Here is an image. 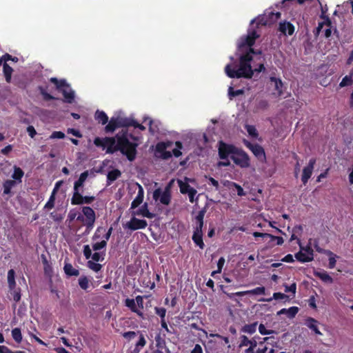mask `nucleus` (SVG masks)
<instances>
[{"label": "nucleus", "instance_id": "aec40b11", "mask_svg": "<svg viewBox=\"0 0 353 353\" xmlns=\"http://www.w3.org/2000/svg\"><path fill=\"white\" fill-rule=\"evenodd\" d=\"M317 324L318 321L312 317H308L305 321V325L310 330H312L317 335H322V333L318 328Z\"/></svg>", "mask_w": 353, "mask_h": 353}, {"label": "nucleus", "instance_id": "4d7b16f0", "mask_svg": "<svg viewBox=\"0 0 353 353\" xmlns=\"http://www.w3.org/2000/svg\"><path fill=\"white\" fill-rule=\"evenodd\" d=\"M105 252H94L92 254V259L94 261L98 262V261H103L105 259Z\"/></svg>", "mask_w": 353, "mask_h": 353}, {"label": "nucleus", "instance_id": "e2e57ef3", "mask_svg": "<svg viewBox=\"0 0 353 353\" xmlns=\"http://www.w3.org/2000/svg\"><path fill=\"white\" fill-rule=\"evenodd\" d=\"M83 251L84 256L86 259H89L90 258L92 257V250H91L89 245H85L83 246Z\"/></svg>", "mask_w": 353, "mask_h": 353}, {"label": "nucleus", "instance_id": "8fccbe9b", "mask_svg": "<svg viewBox=\"0 0 353 353\" xmlns=\"http://www.w3.org/2000/svg\"><path fill=\"white\" fill-rule=\"evenodd\" d=\"M94 261H88L87 263V266L92 270L95 272H98L101 270L102 265L98 263H95Z\"/></svg>", "mask_w": 353, "mask_h": 353}, {"label": "nucleus", "instance_id": "c85d7f7f", "mask_svg": "<svg viewBox=\"0 0 353 353\" xmlns=\"http://www.w3.org/2000/svg\"><path fill=\"white\" fill-rule=\"evenodd\" d=\"M16 185L17 183L15 181H12L11 179H8L5 181L3 183V194L11 196L12 194L11 192V190Z\"/></svg>", "mask_w": 353, "mask_h": 353}, {"label": "nucleus", "instance_id": "393cba45", "mask_svg": "<svg viewBox=\"0 0 353 353\" xmlns=\"http://www.w3.org/2000/svg\"><path fill=\"white\" fill-rule=\"evenodd\" d=\"M270 81L274 83V90L277 92V94L279 96H281L283 94V83L282 81L276 77H271Z\"/></svg>", "mask_w": 353, "mask_h": 353}, {"label": "nucleus", "instance_id": "e433bc0d", "mask_svg": "<svg viewBox=\"0 0 353 353\" xmlns=\"http://www.w3.org/2000/svg\"><path fill=\"white\" fill-rule=\"evenodd\" d=\"M15 272L13 269H10L8 272V283L10 290H14L16 287Z\"/></svg>", "mask_w": 353, "mask_h": 353}, {"label": "nucleus", "instance_id": "6ab92c4d", "mask_svg": "<svg viewBox=\"0 0 353 353\" xmlns=\"http://www.w3.org/2000/svg\"><path fill=\"white\" fill-rule=\"evenodd\" d=\"M42 263L43 265L44 274L48 276H52L53 273V268L52 264L48 261L47 257L45 254L41 255Z\"/></svg>", "mask_w": 353, "mask_h": 353}, {"label": "nucleus", "instance_id": "1a4fd4ad", "mask_svg": "<svg viewBox=\"0 0 353 353\" xmlns=\"http://www.w3.org/2000/svg\"><path fill=\"white\" fill-rule=\"evenodd\" d=\"M172 145V142L170 141H161L157 143L155 146V151L157 153L160 154V157L162 159L168 160L170 159L172 154L170 151H167L166 149L170 148Z\"/></svg>", "mask_w": 353, "mask_h": 353}, {"label": "nucleus", "instance_id": "cd10ccee", "mask_svg": "<svg viewBox=\"0 0 353 353\" xmlns=\"http://www.w3.org/2000/svg\"><path fill=\"white\" fill-rule=\"evenodd\" d=\"M13 168L14 172L12 174V178L13 179L12 181H15L16 183H21L22 178L24 175V172L22 170L21 168L17 167V165H14Z\"/></svg>", "mask_w": 353, "mask_h": 353}, {"label": "nucleus", "instance_id": "39448f33", "mask_svg": "<svg viewBox=\"0 0 353 353\" xmlns=\"http://www.w3.org/2000/svg\"><path fill=\"white\" fill-rule=\"evenodd\" d=\"M173 180H172L165 187L163 191L161 188H157L153 192V199L155 201H159L165 205H168L171 201V188Z\"/></svg>", "mask_w": 353, "mask_h": 353}, {"label": "nucleus", "instance_id": "680f3d73", "mask_svg": "<svg viewBox=\"0 0 353 353\" xmlns=\"http://www.w3.org/2000/svg\"><path fill=\"white\" fill-rule=\"evenodd\" d=\"M299 312V307L296 306L290 307V308L287 309V315L290 318H293L296 316V314Z\"/></svg>", "mask_w": 353, "mask_h": 353}, {"label": "nucleus", "instance_id": "6e6d98bb", "mask_svg": "<svg viewBox=\"0 0 353 353\" xmlns=\"http://www.w3.org/2000/svg\"><path fill=\"white\" fill-rule=\"evenodd\" d=\"M154 312H155V314L161 318V321H162V319H165V315H166V309L165 308L155 307Z\"/></svg>", "mask_w": 353, "mask_h": 353}, {"label": "nucleus", "instance_id": "0e129e2a", "mask_svg": "<svg viewBox=\"0 0 353 353\" xmlns=\"http://www.w3.org/2000/svg\"><path fill=\"white\" fill-rule=\"evenodd\" d=\"M65 134L61 131H54L50 136V139H63L65 138Z\"/></svg>", "mask_w": 353, "mask_h": 353}, {"label": "nucleus", "instance_id": "09e8293b", "mask_svg": "<svg viewBox=\"0 0 353 353\" xmlns=\"http://www.w3.org/2000/svg\"><path fill=\"white\" fill-rule=\"evenodd\" d=\"M245 128L250 137L253 138H257L259 134L254 125H245Z\"/></svg>", "mask_w": 353, "mask_h": 353}, {"label": "nucleus", "instance_id": "4c0bfd02", "mask_svg": "<svg viewBox=\"0 0 353 353\" xmlns=\"http://www.w3.org/2000/svg\"><path fill=\"white\" fill-rule=\"evenodd\" d=\"M258 323L254 322L251 324H246L244 326L242 327L241 331L242 332L248 333L250 334H254L256 330Z\"/></svg>", "mask_w": 353, "mask_h": 353}, {"label": "nucleus", "instance_id": "79ce46f5", "mask_svg": "<svg viewBox=\"0 0 353 353\" xmlns=\"http://www.w3.org/2000/svg\"><path fill=\"white\" fill-rule=\"evenodd\" d=\"M38 90L39 91L40 94L42 95L43 99L46 101H48L50 100L56 99L54 97H53L52 94L47 92L46 89L43 88L41 85L38 86Z\"/></svg>", "mask_w": 353, "mask_h": 353}, {"label": "nucleus", "instance_id": "774afa93", "mask_svg": "<svg viewBox=\"0 0 353 353\" xmlns=\"http://www.w3.org/2000/svg\"><path fill=\"white\" fill-rule=\"evenodd\" d=\"M136 305L141 309L143 308V297L142 296L138 295L135 298Z\"/></svg>", "mask_w": 353, "mask_h": 353}, {"label": "nucleus", "instance_id": "0eeeda50", "mask_svg": "<svg viewBox=\"0 0 353 353\" xmlns=\"http://www.w3.org/2000/svg\"><path fill=\"white\" fill-rule=\"evenodd\" d=\"M230 158L235 164L241 168H248L250 165L249 157L243 150L237 149L234 155L230 156Z\"/></svg>", "mask_w": 353, "mask_h": 353}, {"label": "nucleus", "instance_id": "4468645a", "mask_svg": "<svg viewBox=\"0 0 353 353\" xmlns=\"http://www.w3.org/2000/svg\"><path fill=\"white\" fill-rule=\"evenodd\" d=\"M259 336H254L252 339H249L245 335L241 336V343L239 347L248 346L249 347H256L258 345L257 339H259Z\"/></svg>", "mask_w": 353, "mask_h": 353}, {"label": "nucleus", "instance_id": "37998d69", "mask_svg": "<svg viewBox=\"0 0 353 353\" xmlns=\"http://www.w3.org/2000/svg\"><path fill=\"white\" fill-rule=\"evenodd\" d=\"M320 6H321V18L323 19H326L327 20V24L328 26H330L331 24V21H330V18L326 15V13L328 11V8L327 6V5H322V3H321L320 0H316Z\"/></svg>", "mask_w": 353, "mask_h": 353}, {"label": "nucleus", "instance_id": "b1692460", "mask_svg": "<svg viewBox=\"0 0 353 353\" xmlns=\"http://www.w3.org/2000/svg\"><path fill=\"white\" fill-rule=\"evenodd\" d=\"M60 92L63 94L64 97V100L66 103H72L74 99V92L69 87V89L67 88L62 89Z\"/></svg>", "mask_w": 353, "mask_h": 353}, {"label": "nucleus", "instance_id": "338daca9", "mask_svg": "<svg viewBox=\"0 0 353 353\" xmlns=\"http://www.w3.org/2000/svg\"><path fill=\"white\" fill-rule=\"evenodd\" d=\"M12 294L13 300L14 302L18 303L21 300V289L18 288L15 290H14Z\"/></svg>", "mask_w": 353, "mask_h": 353}, {"label": "nucleus", "instance_id": "49530a36", "mask_svg": "<svg viewBox=\"0 0 353 353\" xmlns=\"http://www.w3.org/2000/svg\"><path fill=\"white\" fill-rule=\"evenodd\" d=\"M12 336L16 342L21 343L22 341V334L21 329L19 327L14 328L12 330Z\"/></svg>", "mask_w": 353, "mask_h": 353}, {"label": "nucleus", "instance_id": "f704fd0d", "mask_svg": "<svg viewBox=\"0 0 353 353\" xmlns=\"http://www.w3.org/2000/svg\"><path fill=\"white\" fill-rule=\"evenodd\" d=\"M3 71L5 77L6 81L8 83L11 82L12 74L13 69L7 63L3 64Z\"/></svg>", "mask_w": 353, "mask_h": 353}, {"label": "nucleus", "instance_id": "ea45409f", "mask_svg": "<svg viewBox=\"0 0 353 353\" xmlns=\"http://www.w3.org/2000/svg\"><path fill=\"white\" fill-rule=\"evenodd\" d=\"M146 340L142 334H140L139 339L132 350L134 353H139L141 350L145 345Z\"/></svg>", "mask_w": 353, "mask_h": 353}, {"label": "nucleus", "instance_id": "7c9ffc66", "mask_svg": "<svg viewBox=\"0 0 353 353\" xmlns=\"http://www.w3.org/2000/svg\"><path fill=\"white\" fill-rule=\"evenodd\" d=\"M137 215H142L143 217L148 219H152L155 216V214L150 212L148 208V204L145 203L140 209L136 212Z\"/></svg>", "mask_w": 353, "mask_h": 353}, {"label": "nucleus", "instance_id": "7ed1b4c3", "mask_svg": "<svg viewBox=\"0 0 353 353\" xmlns=\"http://www.w3.org/2000/svg\"><path fill=\"white\" fill-rule=\"evenodd\" d=\"M82 214H79L77 216V221L83 223L85 227L83 232L84 235H88L90 233L94 228L96 221V213L94 210L89 206H83L81 208Z\"/></svg>", "mask_w": 353, "mask_h": 353}, {"label": "nucleus", "instance_id": "72a5a7b5", "mask_svg": "<svg viewBox=\"0 0 353 353\" xmlns=\"http://www.w3.org/2000/svg\"><path fill=\"white\" fill-rule=\"evenodd\" d=\"M94 119L102 125L106 124L108 121V117L103 111L97 110L94 114Z\"/></svg>", "mask_w": 353, "mask_h": 353}, {"label": "nucleus", "instance_id": "a19ab883", "mask_svg": "<svg viewBox=\"0 0 353 353\" xmlns=\"http://www.w3.org/2000/svg\"><path fill=\"white\" fill-rule=\"evenodd\" d=\"M177 183L180 188V192L183 194H187L191 189L193 188L188 184V183L183 182L180 179L177 181Z\"/></svg>", "mask_w": 353, "mask_h": 353}, {"label": "nucleus", "instance_id": "5fc2aeb1", "mask_svg": "<svg viewBox=\"0 0 353 353\" xmlns=\"http://www.w3.org/2000/svg\"><path fill=\"white\" fill-rule=\"evenodd\" d=\"M56 195L50 194V198L44 206V209L50 210L54 207Z\"/></svg>", "mask_w": 353, "mask_h": 353}, {"label": "nucleus", "instance_id": "864d4df0", "mask_svg": "<svg viewBox=\"0 0 353 353\" xmlns=\"http://www.w3.org/2000/svg\"><path fill=\"white\" fill-rule=\"evenodd\" d=\"M298 243L299 244L300 250L301 251H305L307 256H309L310 257L311 256L314 257V251L310 245H307L305 247H303L301 244V241L299 239H298Z\"/></svg>", "mask_w": 353, "mask_h": 353}, {"label": "nucleus", "instance_id": "a18cd8bd", "mask_svg": "<svg viewBox=\"0 0 353 353\" xmlns=\"http://www.w3.org/2000/svg\"><path fill=\"white\" fill-rule=\"evenodd\" d=\"M288 298V296L285 295V294H283L281 292H274L273 294V296L272 298H269V299H259V301H267V302H270L272 301V299H275V300H278V299H286Z\"/></svg>", "mask_w": 353, "mask_h": 353}, {"label": "nucleus", "instance_id": "2f4dec72", "mask_svg": "<svg viewBox=\"0 0 353 353\" xmlns=\"http://www.w3.org/2000/svg\"><path fill=\"white\" fill-rule=\"evenodd\" d=\"M83 195L80 193L79 189L74 190L73 195L71 199V203L74 205L83 204Z\"/></svg>", "mask_w": 353, "mask_h": 353}, {"label": "nucleus", "instance_id": "f03ea898", "mask_svg": "<svg viewBox=\"0 0 353 353\" xmlns=\"http://www.w3.org/2000/svg\"><path fill=\"white\" fill-rule=\"evenodd\" d=\"M116 138L118 139V151L125 155L128 161H133L137 157L138 143L130 142L126 132L117 134Z\"/></svg>", "mask_w": 353, "mask_h": 353}, {"label": "nucleus", "instance_id": "bf43d9fd", "mask_svg": "<svg viewBox=\"0 0 353 353\" xmlns=\"http://www.w3.org/2000/svg\"><path fill=\"white\" fill-rule=\"evenodd\" d=\"M259 332L262 335H268L274 333V331L272 330H267L262 323L259 325Z\"/></svg>", "mask_w": 353, "mask_h": 353}, {"label": "nucleus", "instance_id": "9b49d317", "mask_svg": "<svg viewBox=\"0 0 353 353\" xmlns=\"http://www.w3.org/2000/svg\"><path fill=\"white\" fill-rule=\"evenodd\" d=\"M227 296L230 298V299H233L234 297V296H243L244 295H262V294H265V287H257L254 289H252V290H246V291H243V292H235V293H227V292H225Z\"/></svg>", "mask_w": 353, "mask_h": 353}, {"label": "nucleus", "instance_id": "6e6552de", "mask_svg": "<svg viewBox=\"0 0 353 353\" xmlns=\"http://www.w3.org/2000/svg\"><path fill=\"white\" fill-rule=\"evenodd\" d=\"M244 145L250 149L254 155L261 161H264L266 159V156L263 148L257 144L252 143L248 141H243Z\"/></svg>", "mask_w": 353, "mask_h": 353}, {"label": "nucleus", "instance_id": "3c124183", "mask_svg": "<svg viewBox=\"0 0 353 353\" xmlns=\"http://www.w3.org/2000/svg\"><path fill=\"white\" fill-rule=\"evenodd\" d=\"M175 145H176V148H174L172 150V154L175 157H179L182 154L181 150L183 148V144L181 141H177L175 142Z\"/></svg>", "mask_w": 353, "mask_h": 353}, {"label": "nucleus", "instance_id": "13d9d810", "mask_svg": "<svg viewBox=\"0 0 353 353\" xmlns=\"http://www.w3.org/2000/svg\"><path fill=\"white\" fill-rule=\"evenodd\" d=\"M285 287V292H292L293 296H294L296 292V283H292L290 285H288L287 284H284Z\"/></svg>", "mask_w": 353, "mask_h": 353}, {"label": "nucleus", "instance_id": "58836bf2", "mask_svg": "<svg viewBox=\"0 0 353 353\" xmlns=\"http://www.w3.org/2000/svg\"><path fill=\"white\" fill-rule=\"evenodd\" d=\"M119 127H130L134 125V119L128 117H118Z\"/></svg>", "mask_w": 353, "mask_h": 353}, {"label": "nucleus", "instance_id": "2eb2a0df", "mask_svg": "<svg viewBox=\"0 0 353 353\" xmlns=\"http://www.w3.org/2000/svg\"><path fill=\"white\" fill-rule=\"evenodd\" d=\"M279 30L283 34L292 35L294 32V26L290 22H283L279 23Z\"/></svg>", "mask_w": 353, "mask_h": 353}, {"label": "nucleus", "instance_id": "de8ad7c7", "mask_svg": "<svg viewBox=\"0 0 353 353\" xmlns=\"http://www.w3.org/2000/svg\"><path fill=\"white\" fill-rule=\"evenodd\" d=\"M79 285L80 288L86 290L89 288V279L85 276H81L79 279Z\"/></svg>", "mask_w": 353, "mask_h": 353}, {"label": "nucleus", "instance_id": "f257e3e1", "mask_svg": "<svg viewBox=\"0 0 353 353\" xmlns=\"http://www.w3.org/2000/svg\"><path fill=\"white\" fill-rule=\"evenodd\" d=\"M260 37L256 30H249L248 34L245 37H242L239 43V48L243 50L245 47L249 48V50L244 54H242L239 59V65L236 68V66L232 67V64H228L225 67V72L230 78H245L250 79L254 74V72H261L265 71L263 61L259 64L258 68L252 70L250 65V61L252 60V54H261V50L256 51L252 46L255 43L256 39Z\"/></svg>", "mask_w": 353, "mask_h": 353}, {"label": "nucleus", "instance_id": "bb28decb", "mask_svg": "<svg viewBox=\"0 0 353 353\" xmlns=\"http://www.w3.org/2000/svg\"><path fill=\"white\" fill-rule=\"evenodd\" d=\"M353 84V69L348 75L345 76L339 84L340 88L352 85Z\"/></svg>", "mask_w": 353, "mask_h": 353}, {"label": "nucleus", "instance_id": "5701e85b", "mask_svg": "<svg viewBox=\"0 0 353 353\" xmlns=\"http://www.w3.org/2000/svg\"><path fill=\"white\" fill-rule=\"evenodd\" d=\"M63 270L65 274L68 276H77L79 275V270L74 268L71 263H65Z\"/></svg>", "mask_w": 353, "mask_h": 353}, {"label": "nucleus", "instance_id": "f8f14e48", "mask_svg": "<svg viewBox=\"0 0 353 353\" xmlns=\"http://www.w3.org/2000/svg\"><path fill=\"white\" fill-rule=\"evenodd\" d=\"M148 223L145 220L139 219L136 217L131 218L130 221H128L123 227L124 228H128L132 231L144 229L147 227Z\"/></svg>", "mask_w": 353, "mask_h": 353}, {"label": "nucleus", "instance_id": "c03bdc74", "mask_svg": "<svg viewBox=\"0 0 353 353\" xmlns=\"http://www.w3.org/2000/svg\"><path fill=\"white\" fill-rule=\"evenodd\" d=\"M244 94V90L243 89H239L234 90L232 87H229L228 88V97L230 99H232L234 97H236L239 95H242Z\"/></svg>", "mask_w": 353, "mask_h": 353}, {"label": "nucleus", "instance_id": "4be33fe9", "mask_svg": "<svg viewBox=\"0 0 353 353\" xmlns=\"http://www.w3.org/2000/svg\"><path fill=\"white\" fill-rule=\"evenodd\" d=\"M121 176V172L118 169H114L108 172L107 174V185H110Z\"/></svg>", "mask_w": 353, "mask_h": 353}, {"label": "nucleus", "instance_id": "a878e982", "mask_svg": "<svg viewBox=\"0 0 353 353\" xmlns=\"http://www.w3.org/2000/svg\"><path fill=\"white\" fill-rule=\"evenodd\" d=\"M117 128H119L117 117H112L109 123L105 127V132H113Z\"/></svg>", "mask_w": 353, "mask_h": 353}, {"label": "nucleus", "instance_id": "052dcab7", "mask_svg": "<svg viewBox=\"0 0 353 353\" xmlns=\"http://www.w3.org/2000/svg\"><path fill=\"white\" fill-rule=\"evenodd\" d=\"M107 245L106 241H101V242L95 243L92 245V249L94 251L100 250L104 248H105Z\"/></svg>", "mask_w": 353, "mask_h": 353}, {"label": "nucleus", "instance_id": "473e14b6", "mask_svg": "<svg viewBox=\"0 0 353 353\" xmlns=\"http://www.w3.org/2000/svg\"><path fill=\"white\" fill-rule=\"evenodd\" d=\"M89 176V172L88 170L82 172L79 178L77 181H76L74 183V190L79 189V188L82 187L83 185L84 182L86 181L87 178Z\"/></svg>", "mask_w": 353, "mask_h": 353}, {"label": "nucleus", "instance_id": "20e7f679", "mask_svg": "<svg viewBox=\"0 0 353 353\" xmlns=\"http://www.w3.org/2000/svg\"><path fill=\"white\" fill-rule=\"evenodd\" d=\"M94 144L97 147H101L103 149L107 148L106 153L113 154L119 150L118 139L117 142L114 137H97L94 140Z\"/></svg>", "mask_w": 353, "mask_h": 353}, {"label": "nucleus", "instance_id": "ddd939ff", "mask_svg": "<svg viewBox=\"0 0 353 353\" xmlns=\"http://www.w3.org/2000/svg\"><path fill=\"white\" fill-rule=\"evenodd\" d=\"M316 159L312 158L310 159L309 163L306 167L303 169V174L301 176V181L305 185L308 180L310 179L312 172L316 164Z\"/></svg>", "mask_w": 353, "mask_h": 353}, {"label": "nucleus", "instance_id": "9d476101", "mask_svg": "<svg viewBox=\"0 0 353 353\" xmlns=\"http://www.w3.org/2000/svg\"><path fill=\"white\" fill-rule=\"evenodd\" d=\"M237 149L238 148L232 145L227 144L223 141H220L219 148V155L220 159H227L229 155H234Z\"/></svg>", "mask_w": 353, "mask_h": 353}, {"label": "nucleus", "instance_id": "c756f323", "mask_svg": "<svg viewBox=\"0 0 353 353\" xmlns=\"http://www.w3.org/2000/svg\"><path fill=\"white\" fill-rule=\"evenodd\" d=\"M50 81L56 85L57 89L59 91L65 88L69 89L70 85L67 83L65 79L59 80L56 77H52L50 78Z\"/></svg>", "mask_w": 353, "mask_h": 353}, {"label": "nucleus", "instance_id": "603ef678", "mask_svg": "<svg viewBox=\"0 0 353 353\" xmlns=\"http://www.w3.org/2000/svg\"><path fill=\"white\" fill-rule=\"evenodd\" d=\"M205 214V211L201 210L199 212L197 216H196V219L198 222V225L196 228H199V230H202L203 225V217Z\"/></svg>", "mask_w": 353, "mask_h": 353}, {"label": "nucleus", "instance_id": "a211bd4d", "mask_svg": "<svg viewBox=\"0 0 353 353\" xmlns=\"http://www.w3.org/2000/svg\"><path fill=\"white\" fill-rule=\"evenodd\" d=\"M139 186V190L137 196L135 199L132 201L131 203V208L134 209L137 208L139 205H141L143 201L144 197V191L142 186L139 184H138Z\"/></svg>", "mask_w": 353, "mask_h": 353}, {"label": "nucleus", "instance_id": "dca6fc26", "mask_svg": "<svg viewBox=\"0 0 353 353\" xmlns=\"http://www.w3.org/2000/svg\"><path fill=\"white\" fill-rule=\"evenodd\" d=\"M192 240L201 249H203L205 245L203 241L202 230H199V228L195 229L192 235Z\"/></svg>", "mask_w": 353, "mask_h": 353}, {"label": "nucleus", "instance_id": "f3484780", "mask_svg": "<svg viewBox=\"0 0 353 353\" xmlns=\"http://www.w3.org/2000/svg\"><path fill=\"white\" fill-rule=\"evenodd\" d=\"M125 305L128 307L132 312L136 313L139 316L143 318V313L137 308L135 299H126L125 300Z\"/></svg>", "mask_w": 353, "mask_h": 353}, {"label": "nucleus", "instance_id": "412c9836", "mask_svg": "<svg viewBox=\"0 0 353 353\" xmlns=\"http://www.w3.org/2000/svg\"><path fill=\"white\" fill-rule=\"evenodd\" d=\"M314 275L326 283H332L333 279L325 270L314 271Z\"/></svg>", "mask_w": 353, "mask_h": 353}, {"label": "nucleus", "instance_id": "c9c22d12", "mask_svg": "<svg viewBox=\"0 0 353 353\" xmlns=\"http://www.w3.org/2000/svg\"><path fill=\"white\" fill-rule=\"evenodd\" d=\"M294 256L298 261L301 262V263L310 262V261H313V259H314L313 256L310 257V256H307L305 253H303L301 250H300L299 252L296 253Z\"/></svg>", "mask_w": 353, "mask_h": 353}, {"label": "nucleus", "instance_id": "423d86ee", "mask_svg": "<svg viewBox=\"0 0 353 353\" xmlns=\"http://www.w3.org/2000/svg\"><path fill=\"white\" fill-rule=\"evenodd\" d=\"M281 17V13L277 12H270L268 14H265L263 16L258 17L256 19L257 26H270L275 23L279 18ZM256 19L252 21V23H253Z\"/></svg>", "mask_w": 353, "mask_h": 353}, {"label": "nucleus", "instance_id": "69168bd1", "mask_svg": "<svg viewBox=\"0 0 353 353\" xmlns=\"http://www.w3.org/2000/svg\"><path fill=\"white\" fill-rule=\"evenodd\" d=\"M122 336L125 339L130 341L131 339H133L137 336V333L134 331H128V332H123L122 334Z\"/></svg>", "mask_w": 353, "mask_h": 353}]
</instances>
